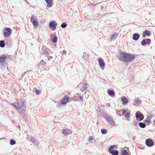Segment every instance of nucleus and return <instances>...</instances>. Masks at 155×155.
Instances as JSON below:
<instances>
[{
    "mask_svg": "<svg viewBox=\"0 0 155 155\" xmlns=\"http://www.w3.org/2000/svg\"><path fill=\"white\" fill-rule=\"evenodd\" d=\"M117 57L120 60L126 62L134 60L136 57L134 54L124 52L122 51H120L119 53L117 54Z\"/></svg>",
    "mask_w": 155,
    "mask_h": 155,
    "instance_id": "nucleus-1",
    "label": "nucleus"
},
{
    "mask_svg": "<svg viewBox=\"0 0 155 155\" xmlns=\"http://www.w3.org/2000/svg\"><path fill=\"white\" fill-rule=\"evenodd\" d=\"M7 58V57L4 54H2L0 56V67L2 69L5 68L7 65V64L5 60Z\"/></svg>",
    "mask_w": 155,
    "mask_h": 155,
    "instance_id": "nucleus-2",
    "label": "nucleus"
},
{
    "mask_svg": "<svg viewBox=\"0 0 155 155\" xmlns=\"http://www.w3.org/2000/svg\"><path fill=\"white\" fill-rule=\"evenodd\" d=\"M12 30L11 28L5 27L4 29L3 36L5 38L8 37L12 34Z\"/></svg>",
    "mask_w": 155,
    "mask_h": 155,
    "instance_id": "nucleus-3",
    "label": "nucleus"
},
{
    "mask_svg": "<svg viewBox=\"0 0 155 155\" xmlns=\"http://www.w3.org/2000/svg\"><path fill=\"white\" fill-rule=\"evenodd\" d=\"M24 101L23 99L17 100V109L26 108V106L24 104Z\"/></svg>",
    "mask_w": 155,
    "mask_h": 155,
    "instance_id": "nucleus-4",
    "label": "nucleus"
},
{
    "mask_svg": "<svg viewBox=\"0 0 155 155\" xmlns=\"http://www.w3.org/2000/svg\"><path fill=\"white\" fill-rule=\"evenodd\" d=\"M135 117L138 121H140L143 119L144 116L140 111H138L135 113Z\"/></svg>",
    "mask_w": 155,
    "mask_h": 155,
    "instance_id": "nucleus-5",
    "label": "nucleus"
},
{
    "mask_svg": "<svg viewBox=\"0 0 155 155\" xmlns=\"http://www.w3.org/2000/svg\"><path fill=\"white\" fill-rule=\"evenodd\" d=\"M97 61L99 62V65L102 69H104L105 66V63L103 59L101 57L97 58Z\"/></svg>",
    "mask_w": 155,
    "mask_h": 155,
    "instance_id": "nucleus-6",
    "label": "nucleus"
},
{
    "mask_svg": "<svg viewBox=\"0 0 155 155\" xmlns=\"http://www.w3.org/2000/svg\"><path fill=\"white\" fill-rule=\"evenodd\" d=\"M31 21L32 22L33 25L34 26L36 27L38 24L37 18H35L34 15H32L31 18Z\"/></svg>",
    "mask_w": 155,
    "mask_h": 155,
    "instance_id": "nucleus-7",
    "label": "nucleus"
},
{
    "mask_svg": "<svg viewBox=\"0 0 155 155\" xmlns=\"http://www.w3.org/2000/svg\"><path fill=\"white\" fill-rule=\"evenodd\" d=\"M150 39L149 38L143 39L141 42L142 46H144L147 45H149L151 43Z\"/></svg>",
    "mask_w": 155,
    "mask_h": 155,
    "instance_id": "nucleus-8",
    "label": "nucleus"
},
{
    "mask_svg": "<svg viewBox=\"0 0 155 155\" xmlns=\"http://www.w3.org/2000/svg\"><path fill=\"white\" fill-rule=\"evenodd\" d=\"M49 49L48 48H46L45 46H43L41 50L40 51V54H42L44 55H49V52H48Z\"/></svg>",
    "mask_w": 155,
    "mask_h": 155,
    "instance_id": "nucleus-9",
    "label": "nucleus"
},
{
    "mask_svg": "<svg viewBox=\"0 0 155 155\" xmlns=\"http://www.w3.org/2000/svg\"><path fill=\"white\" fill-rule=\"evenodd\" d=\"M57 25V23L54 21H51L49 24V26L50 28H51L53 29V30H55L56 28V26Z\"/></svg>",
    "mask_w": 155,
    "mask_h": 155,
    "instance_id": "nucleus-10",
    "label": "nucleus"
},
{
    "mask_svg": "<svg viewBox=\"0 0 155 155\" xmlns=\"http://www.w3.org/2000/svg\"><path fill=\"white\" fill-rule=\"evenodd\" d=\"M70 99V97H68V95H65L64 97L61 100V104H62L65 105L66 104L67 102L68 101V100Z\"/></svg>",
    "mask_w": 155,
    "mask_h": 155,
    "instance_id": "nucleus-11",
    "label": "nucleus"
},
{
    "mask_svg": "<svg viewBox=\"0 0 155 155\" xmlns=\"http://www.w3.org/2000/svg\"><path fill=\"white\" fill-rule=\"evenodd\" d=\"M145 143L146 145H154V142L150 138H148L146 140Z\"/></svg>",
    "mask_w": 155,
    "mask_h": 155,
    "instance_id": "nucleus-12",
    "label": "nucleus"
},
{
    "mask_svg": "<svg viewBox=\"0 0 155 155\" xmlns=\"http://www.w3.org/2000/svg\"><path fill=\"white\" fill-rule=\"evenodd\" d=\"M26 108L18 109V111L19 114L21 115H22L24 117H26L25 114V109Z\"/></svg>",
    "mask_w": 155,
    "mask_h": 155,
    "instance_id": "nucleus-13",
    "label": "nucleus"
},
{
    "mask_svg": "<svg viewBox=\"0 0 155 155\" xmlns=\"http://www.w3.org/2000/svg\"><path fill=\"white\" fill-rule=\"evenodd\" d=\"M118 34L116 33H113L110 36V40L111 41L115 40L118 37Z\"/></svg>",
    "mask_w": 155,
    "mask_h": 155,
    "instance_id": "nucleus-14",
    "label": "nucleus"
},
{
    "mask_svg": "<svg viewBox=\"0 0 155 155\" xmlns=\"http://www.w3.org/2000/svg\"><path fill=\"white\" fill-rule=\"evenodd\" d=\"M151 35V32L147 30H145L143 31L142 34L143 37V38L145 37L146 36H149Z\"/></svg>",
    "mask_w": 155,
    "mask_h": 155,
    "instance_id": "nucleus-15",
    "label": "nucleus"
},
{
    "mask_svg": "<svg viewBox=\"0 0 155 155\" xmlns=\"http://www.w3.org/2000/svg\"><path fill=\"white\" fill-rule=\"evenodd\" d=\"M121 101H122V104L123 105L126 104L128 102L127 98L124 96L121 97Z\"/></svg>",
    "mask_w": 155,
    "mask_h": 155,
    "instance_id": "nucleus-16",
    "label": "nucleus"
},
{
    "mask_svg": "<svg viewBox=\"0 0 155 155\" xmlns=\"http://www.w3.org/2000/svg\"><path fill=\"white\" fill-rule=\"evenodd\" d=\"M103 117L104 118L105 120L107 121L109 119H110L111 117L109 114L106 112H103Z\"/></svg>",
    "mask_w": 155,
    "mask_h": 155,
    "instance_id": "nucleus-17",
    "label": "nucleus"
},
{
    "mask_svg": "<svg viewBox=\"0 0 155 155\" xmlns=\"http://www.w3.org/2000/svg\"><path fill=\"white\" fill-rule=\"evenodd\" d=\"M140 37V34L138 33H135L133 34L132 39L135 41H137Z\"/></svg>",
    "mask_w": 155,
    "mask_h": 155,
    "instance_id": "nucleus-18",
    "label": "nucleus"
},
{
    "mask_svg": "<svg viewBox=\"0 0 155 155\" xmlns=\"http://www.w3.org/2000/svg\"><path fill=\"white\" fill-rule=\"evenodd\" d=\"M71 132V131L70 129L66 128L65 129H63V130L62 133L65 136H66Z\"/></svg>",
    "mask_w": 155,
    "mask_h": 155,
    "instance_id": "nucleus-19",
    "label": "nucleus"
},
{
    "mask_svg": "<svg viewBox=\"0 0 155 155\" xmlns=\"http://www.w3.org/2000/svg\"><path fill=\"white\" fill-rule=\"evenodd\" d=\"M107 122L108 124L112 126H115L116 124L115 122L114 121L113 119L111 117L110 119L107 120Z\"/></svg>",
    "mask_w": 155,
    "mask_h": 155,
    "instance_id": "nucleus-20",
    "label": "nucleus"
},
{
    "mask_svg": "<svg viewBox=\"0 0 155 155\" xmlns=\"http://www.w3.org/2000/svg\"><path fill=\"white\" fill-rule=\"evenodd\" d=\"M45 1L47 3V7L50 8L52 6L53 4V0H46Z\"/></svg>",
    "mask_w": 155,
    "mask_h": 155,
    "instance_id": "nucleus-21",
    "label": "nucleus"
},
{
    "mask_svg": "<svg viewBox=\"0 0 155 155\" xmlns=\"http://www.w3.org/2000/svg\"><path fill=\"white\" fill-rule=\"evenodd\" d=\"M107 93L108 95L110 96H113L115 95V92L113 90H107Z\"/></svg>",
    "mask_w": 155,
    "mask_h": 155,
    "instance_id": "nucleus-22",
    "label": "nucleus"
},
{
    "mask_svg": "<svg viewBox=\"0 0 155 155\" xmlns=\"http://www.w3.org/2000/svg\"><path fill=\"white\" fill-rule=\"evenodd\" d=\"M53 38L52 41L54 43H56L57 41L58 38L55 34L53 35Z\"/></svg>",
    "mask_w": 155,
    "mask_h": 155,
    "instance_id": "nucleus-23",
    "label": "nucleus"
},
{
    "mask_svg": "<svg viewBox=\"0 0 155 155\" xmlns=\"http://www.w3.org/2000/svg\"><path fill=\"white\" fill-rule=\"evenodd\" d=\"M138 125L141 128H144L146 127V125L144 122H140Z\"/></svg>",
    "mask_w": 155,
    "mask_h": 155,
    "instance_id": "nucleus-24",
    "label": "nucleus"
},
{
    "mask_svg": "<svg viewBox=\"0 0 155 155\" xmlns=\"http://www.w3.org/2000/svg\"><path fill=\"white\" fill-rule=\"evenodd\" d=\"M46 63V62L45 61L43 60H42L39 63H38V64H37L36 65V67H39V65H41L42 66H44L45 65V64Z\"/></svg>",
    "mask_w": 155,
    "mask_h": 155,
    "instance_id": "nucleus-25",
    "label": "nucleus"
},
{
    "mask_svg": "<svg viewBox=\"0 0 155 155\" xmlns=\"http://www.w3.org/2000/svg\"><path fill=\"white\" fill-rule=\"evenodd\" d=\"M5 43L4 40H1L0 41V47L3 48L5 46Z\"/></svg>",
    "mask_w": 155,
    "mask_h": 155,
    "instance_id": "nucleus-26",
    "label": "nucleus"
},
{
    "mask_svg": "<svg viewBox=\"0 0 155 155\" xmlns=\"http://www.w3.org/2000/svg\"><path fill=\"white\" fill-rule=\"evenodd\" d=\"M79 93L76 94L74 96V100L75 101H79Z\"/></svg>",
    "mask_w": 155,
    "mask_h": 155,
    "instance_id": "nucleus-27",
    "label": "nucleus"
},
{
    "mask_svg": "<svg viewBox=\"0 0 155 155\" xmlns=\"http://www.w3.org/2000/svg\"><path fill=\"white\" fill-rule=\"evenodd\" d=\"M124 116L126 118L128 119V120H129L128 119L130 117V112L129 111H127L126 113V114Z\"/></svg>",
    "mask_w": 155,
    "mask_h": 155,
    "instance_id": "nucleus-28",
    "label": "nucleus"
},
{
    "mask_svg": "<svg viewBox=\"0 0 155 155\" xmlns=\"http://www.w3.org/2000/svg\"><path fill=\"white\" fill-rule=\"evenodd\" d=\"M110 153L112 155H117L118 154V151L115 150L111 151Z\"/></svg>",
    "mask_w": 155,
    "mask_h": 155,
    "instance_id": "nucleus-29",
    "label": "nucleus"
},
{
    "mask_svg": "<svg viewBox=\"0 0 155 155\" xmlns=\"http://www.w3.org/2000/svg\"><path fill=\"white\" fill-rule=\"evenodd\" d=\"M134 102L136 104H139L141 103V100H139L138 98H136L135 99Z\"/></svg>",
    "mask_w": 155,
    "mask_h": 155,
    "instance_id": "nucleus-30",
    "label": "nucleus"
},
{
    "mask_svg": "<svg viewBox=\"0 0 155 155\" xmlns=\"http://www.w3.org/2000/svg\"><path fill=\"white\" fill-rule=\"evenodd\" d=\"M122 111V109L120 110H116V112L117 115L119 116H121L122 115L121 114Z\"/></svg>",
    "mask_w": 155,
    "mask_h": 155,
    "instance_id": "nucleus-31",
    "label": "nucleus"
},
{
    "mask_svg": "<svg viewBox=\"0 0 155 155\" xmlns=\"http://www.w3.org/2000/svg\"><path fill=\"white\" fill-rule=\"evenodd\" d=\"M15 141L13 139H11L10 140V144L11 145H13L16 144Z\"/></svg>",
    "mask_w": 155,
    "mask_h": 155,
    "instance_id": "nucleus-32",
    "label": "nucleus"
},
{
    "mask_svg": "<svg viewBox=\"0 0 155 155\" xmlns=\"http://www.w3.org/2000/svg\"><path fill=\"white\" fill-rule=\"evenodd\" d=\"M31 141L32 142L35 144L36 145L37 144V140L35 139L34 138H31Z\"/></svg>",
    "mask_w": 155,
    "mask_h": 155,
    "instance_id": "nucleus-33",
    "label": "nucleus"
},
{
    "mask_svg": "<svg viewBox=\"0 0 155 155\" xmlns=\"http://www.w3.org/2000/svg\"><path fill=\"white\" fill-rule=\"evenodd\" d=\"M82 87L84 91L86 90L87 88V83L86 82L85 84H82Z\"/></svg>",
    "mask_w": 155,
    "mask_h": 155,
    "instance_id": "nucleus-34",
    "label": "nucleus"
},
{
    "mask_svg": "<svg viewBox=\"0 0 155 155\" xmlns=\"http://www.w3.org/2000/svg\"><path fill=\"white\" fill-rule=\"evenodd\" d=\"M107 130L102 128L101 129V133L103 134H105L107 133Z\"/></svg>",
    "mask_w": 155,
    "mask_h": 155,
    "instance_id": "nucleus-35",
    "label": "nucleus"
},
{
    "mask_svg": "<svg viewBox=\"0 0 155 155\" xmlns=\"http://www.w3.org/2000/svg\"><path fill=\"white\" fill-rule=\"evenodd\" d=\"M67 25V24L66 22H63L61 25V27L62 28H65Z\"/></svg>",
    "mask_w": 155,
    "mask_h": 155,
    "instance_id": "nucleus-36",
    "label": "nucleus"
},
{
    "mask_svg": "<svg viewBox=\"0 0 155 155\" xmlns=\"http://www.w3.org/2000/svg\"><path fill=\"white\" fill-rule=\"evenodd\" d=\"M122 155H128V152L125 150L122 151Z\"/></svg>",
    "mask_w": 155,
    "mask_h": 155,
    "instance_id": "nucleus-37",
    "label": "nucleus"
},
{
    "mask_svg": "<svg viewBox=\"0 0 155 155\" xmlns=\"http://www.w3.org/2000/svg\"><path fill=\"white\" fill-rule=\"evenodd\" d=\"M83 57L85 59H87L89 57V55H86V53L84 52L83 53Z\"/></svg>",
    "mask_w": 155,
    "mask_h": 155,
    "instance_id": "nucleus-38",
    "label": "nucleus"
},
{
    "mask_svg": "<svg viewBox=\"0 0 155 155\" xmlns=\"http://www.w3.org/2000/svg\"><path fill=\"white\" fill-rule=\"evenodd\" d=\"M114 146H111L109 148L108 150V151L110 153L111 151L113 150L114 149Z\"/></svg>",
    "mask_w": 155,
    "mask_h": 155,
    "instance_id": "nucleus-39",
    "label": "nucleus"
},
{
    "mask_svg": "<svg viewBox=\"0 0 155 155\" xmlns=\"http://www.w3.org/2000/svg\"><path fill=\"white\" fill-rule=\"evenodd\" d=\"M35 93L37 95H39L41 93L40 90L37 89L35 90Z\"/></svg>",
    "mask_w": 155,
    "mask_h": 155,
    "instance_id": "nucleus-40",
    "label": "nucleus"
},
{
    "mask_svg": "<svg viewBox=\"0 0 155 155\" xmlns=\"http://www.w3.org/2000/svg\"><path fill=\"white\" fill-rule=\"evenodd\" d=\"M93 140V137L92 136H89L88 138V142H91Z\"/></svg>",
    "mask_w": 155,
    "mask_h": 155,
    "instance_id": "nucleus-41",
    "label": "nucleus"
},
{
    "mask_svg": "<svg viewBox=\"0 0 155 155\" xmlns=\"http://www.w3.org/2000/svg\"><path fill=\"white\" fill-rule=\"evenodd\" d=\"M144 121L145 123H150L151 122V121L150 120H149L148 119H145L144 120Z\"/></svg>",
    "mask_w": 155,
    "mask_h": 155,
    "instance_id": "nucleus-42",
    "label": "nucleus"
},
{
    "mask_svg": "<svg viewBox=\"0 0 155 155\" xmlns=\"http://www.w3.org/2000/svg\"><path fill=\"white\" fill-rule=\"evenodd\" d=\"M138 123L136 121H134V125L137 127L138 126Z\"/></svg>",
    "mask_w": 155,
    "mask_h": 155,
    "instance_id": "nucleus-43",
    "label": "nucleus"
},
{
    "mask_svg": "<svg viewBox=\"0 0 155 155\" xmlns=\"http://www.w3.org/2000/svg\"><path fill=\"white\" fill-rule=\"evenodd\" d=\"M12 105L13 106L14 108L15 109H17V105H16L14 103H12Z\"/></svg>",
    "mask_w": 155,
    "mask_h": 155,
    "instance_id": "nucleus-44",
    "label": "nucleus"
},
{
    "mask_svg": "<svg viewBox=\"0 0 155 155\" xmlns=\"http://www.w3.org/2000/svg\"><path fill=\"white\" fill-rule=\"evenodd\" d=\"M126 113V111L124 109L123 110H122V115H124Z\"/></svg>",
    "mask_w": 155,
    "mask_h": 155,
    "instance_id": "nucleus-45",
    "label": "nucleus"
},
{
    "mask_svg": "<svg viewBox=\"0 0 155 155\" xmlns=\"http://www.w3.org/2000/svg\"><path fill=\"white\" fill-rule=\"evenodd\" d=\"M61 102H60V101H58V103L57 104V106H61L62 105V104H61Z\"/></svg>",
    "mask_w": 155,
    "mask_h": 155,
    "instance_id": "nucleus-46",
    "label": "nucleus"
},
{
    "mask_svg": "<svg viewBox=\"0 0 155 155\" xmlns=\"http://www.w3.org/2000/svg\"><path fill=\"white\" fill-rule=\"evenodd\" d=\"M79 101L80 100H82L83 99V97L79 94Z\"/></svg>",
    "mask_w": 155,
    "mask_h": 155,
    "instance_id": "nucleus-47",
    "label": "nucleus"
},
{
    "mask_svg": "<svg viewBox=\"0 0 155 155\" xmlns=\"http://www.w3.org/2000/svg\"><path fill=\"white\" fill-rule=\"evenodd\" d=\"M97 4L96 3L95 4H93L92 3H90V6H96Z\"/></svg>",
    "mask_w": 155,
    "mask_h": 155,
    "instance_id": "nucleus-48",
    "label": "nucleus"
},
{
    "mask_svg": "<svg viewBox=\"0 0 155 155\" xmlns=\"http://www.w3.org/2000/svg\"><path fill=\"white\" fill-rule=\"evenodd\" d=\"M153 117L152 115L149 116V117H147L148 119H151V117Z\"/></svg>",
    "mask_w": 155,
    "mask_h": 155,
    "instance_id": "nucleus-49",
    "label": "nucleus"
},
{
    "mask_svg": "<svg viewBox=\"0 0 155 155\" xmlns=\"http://www.w3.org/2000/svg\"><path fill=\"white\" fill-rule=\"evenodd\" d=\"M52 58V56H49V57L48 56V60H50V59L51 58Z\"/></svg>",
    "mask_w": 155,
    "mask_h": 155,
    "instance_id": "nucleus-50",
    "label": "nucleus"
},
{
    "mask_svg": "<svg viewBox=\"0 0 155 155\" xmlns=\"http://www.w3.org/2000/svg\"><path fill=\"white\" fill-rule=\"evenodd\" d=\"M81 91H82V92H84V91H85V92H84V93H86V91H84V89H83V87H82L81 88Z\"/></svg>",
    "mask_w": 155,
    "mask_h": 155,
    "instance_id": "nucleus-51",
    "label": "nucleus"
},
{
    "mask_svg": "<svg viewBox=\"0 0 155 155\" xmlns=\"http://www.w3.org/2000/svg\"><path fill=\"white\" fill-rule=\"evenodd\" d=\"M62 52H63L62 53L63 54H65L66 53V51L65 50H63L62 51Z\"/></svg>",
    "mask_w": 155,
    "mask_h": 155,
    "instance_id": "nucleus-52",
    "label": "nucleus"
},
{
    "mask_svg": "<svg viewBox=\"0 0 155 155\" xmlns=\"http://www.w3.org/2000/svg\"><path fill=\"white\" fill-rule=\"evenodd\" d=\"M38 41L40 42H41V41H42L41 39L39 38H38Z\"/></svg>",
    "mask_w": 155,
    "mask_h": 155,
    "instance_id": "nucleus-53",
    "label": "nucleus"
},
{
    "mask_svg": "<svg viewBox=\"0 0 155 155\" xmlns=\"http://www.w3.org/2000/svg\"><path fill=\"white\" fill-rule=\"evenodd\" d=\"M104 7L103 6H101V10H102L104 8Z\"/></svg>",
    "mask_w": 155,
    "mask_h": 155,
    "instance_id": "nucleus-54",
    "label": "nucleus"
},
{
    "mask_svg": "<svg viewBox=\"0 0 155 155\" xmlns=\"http://www.w3.org/2000/svg\"><path fill=\"white\" fill-rule=\"evenodd\" d=\"M107 105L108 106V107H110V104L109 103H107Z\"/></svg>",
    "mask_w": 155,
    "mask_h": 155,
    "instance_id": "nucleus-55",
    "label": "nucleus"
},
{
    "mask_svg": "<svg viewBox=\"0 0 155 155\" xmlns=\"http://www.w3.org/2000/svg\"><path fill=\"white\" fill-rule=\"evenodd\" d=\"M17 127L19 128L20 129V126L19 125H18V126H17Z\"/></svg>",
    "mask_w": 155,
    "mask_h": 155,
    "instance_id": "nucleus-56",
    "label": "nucleus"
},
{
    "mask_svg": "<svg viewBox=\"0 0 155 155\" xmlns=\"http://www.w3.org/2000/svg\"><path fill=\"white\" fill-rule=\"evenodd\" d=\"M153 122L154 123L153 124V125H155V119L153 120Z\"/></svg>",
    "mask_w": 155,
    "mask_h": 155,
    "instance_id": "nucleus-57",
    "label": "nucleus"
},
{
    "mask_svg": "<svg viewBox=\"0 0 155 155\" xmlns=\"http://www.w3.org/2000/svg\"><path fill=\"white\" fill-rule=\"evenodd\" d=\"M104 2H100V3H98V4H101V3H104Z\"/></svg>",
    "mask_w": 155,
    "mask_h": 155,
    "instance_id": "nucleus-58",
    "label": "nucleus"
},
{
    "mask_svg": "<svg viewBox=\"0 0 155 155\" xmlns=\"http://www.w3.org/2000/svg\"><path fill=\"white\" fill-rule=\"evenodd\" d=\"M24 1L26 2V3H27V0H24Z\"/></svg>",
    "mask_w": 155,
    "mask_h": 155,
    "instance_id": "nucleus-59",
    "label": "nucleus"
},
{
    "mask_svg": "<svg viewBox=\"0 0 155 155\" xmlns=\"http://www.w3.org/2000/svg\"><path fill=\"white\" fill-rule=\"evenodd\" d=\"M9 40H8H8H7V43H8V42H9Z\"/></svg>",
    "mask_w": 155,
    "mask_h": 155,
    "instance_id": "nucleus-60",
    "label": "nucleus"
},
{
    "mask_svg": "<svg viewBox=\"0 0 155 155\" xmlns=\"http://www.w3.org/2000/svg\"><path fill=\"white\" fill-rule=\"evenodd\" d=\"M12 122L13 123H15V121L14 120H13L12 121Z\"/></svg>",
    "mask_w": 155,
    "mask_h": 155,
    "instance_id": "nucleus-61",
    "label": "nucleus"
},
{
    "mask_svg": "<svg viewBox=\"0 0 155 155\" xmlns=\"http://www.w3.org/2000/svg\"><path fill=\"white\" fill-rule=\"evenodd\" d=\"M5 138H1L0 139V140H2V139H5Z\"/></svg>",
    "mask_w": 155,
    "mask_h": 155,
    "instance_id": "nucleus-62",
    "label": "nucleus"
},
{
    "mask_svg": "<svg viewBox=\"0 0 155 155\" xmlns=\"http://www.w3.org/2000/svg\"><path fill=\"white\" fill-rule=\"evenodd\" d=\"M31 71V70H30V71H27V72H28V71Z\"/></svg>",
    "mask_w": 155,
    "mask_h": 155,
    "instance_id": "nucleus-63",
    "label": "nucleus"
},
{
    "mask_svg": "<svg viewBox=\"0 0 155 155\" xmlns=\"http://www.w3.org/2000/svg\"><path fill=\"white\" fill-rule=\"evenodd\" d=\"M7 69H8V66H7Z\"/></svg>",
    "mask_w": 155,
    "mask_h": 155,
    "instance_id": "nucleus-64",
    "label": "nucleus"
}]
</instances>
